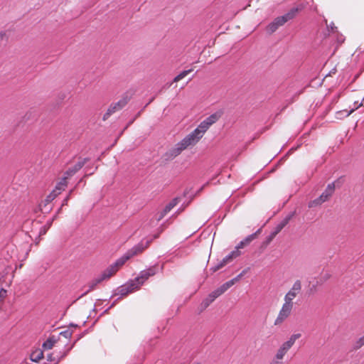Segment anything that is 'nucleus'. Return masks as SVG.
<instances>
[{"mask_svg": "<svg viewBox=\"0 0 364 364\" xmlns=\"http://www.w3.org/2000/svg\"><path fill=\"white\" fill-rule=\"evenodd\" d=\"M220 113H214L202 121L200 124L190 134L186 135L182 140L178 142L167 154L171 158H175L178 156L183 150L190 146L196 145L203 136L204 134L211 125L215 124L220 117Z\"/></svg>", "mask_w": 364, "mask_h": 364, "instance_id": "obj_1", "label": "nucleus"}, {"mask_svg": "<svg viewBox=\"0 0 364 364\" xmlns=\"http://www.w3.org/2000/svg\"><path fill=\"white\" fill-rule=\"evenodd\" d=\"M220 113H214L202 121L200 124L190 134L186 135L182 140L178 142L167 154L171 158H175L178 156L183 150L190 146L196 145L203 136L204 134L211 125L215 124L220 117Z\"/></svg>", "mask_w": 364, "mask_h": 364, "instance_id": "obj_2", "label": "nucleus"}, {"mask_svg": "<svg viewBox=\"0 0 364 364\" xmlns=\"http://www.w3.org/2000/svg\"><path fill=\"white\" fill-rule=\"evenodd\" d=\"M301 282L296 280L289 290L285 294L284 303L274 320V326H280L290 316L294 306V300L301 294Z\"/></svg>", "mask_w": 364, "mask_h": 364, "instance_id": "obj_3", "label": "nucleus"}, {"mask_svg": "<svg viewBox=\"0 0 364 364\" xmlns=\"http://www.w3.org/2000/svg\"><path fill=\"white\" fill-rule=\"evenodd\" d=\"M156 273V269L155 267H151L147 269L141 271L139 276L137 277L134 280H131L130 282L118 288L117 294L124 296L130 293L134 292V291L139 289L140 286L142 285L144 282L149 279V277L154 276Z\"/></svg>", "mask_w": 364, "mask_h": 364, "instance_id": "obj_4", "label": "nucleus"}, {"mask_svg": "<svg viewBox=\"0 0 364 364\" xmlns=\"http://www.w3.org/2000/svg\"><path fill=\"white\" fill-rule=\"evenodd\" d=\"M144 247L141 245L134 246L131 250L127 251L123 256L119 258L114 264L109 266L100 275V277L105 280L110 278L114 275L119 268L131 257L140 253L143 251Z\"/></svg>", "mask_w": 364, "mask_h": 364, "instance_id": "obj_5", "label": "nucleus"}, {"mask_svg": "<svg viewBox=\"0 0 364 364\" xmlns=\"http://www.w3.org/2000/svg\"><path fill=\"white\" fill-rule=\"evenodd\" d=\"M257 237V233H253L252 235H248L243 240H242L235 247V250L232 251L228 255H227L223 259L220 263L216 265L215 267H213V272H215L225 265H226L228 263H229L230 261H232L234 258L237 257L240 255V249L244 248L245 246L248 245L253 240H255Z\"/></svg>", "mask_w": 364, "mask_h": 364, "instance_id": "obj_6", "label": "nucleus"}, {"mask_svg": "<svg viewBox=\"0 0 364 364\" xmlns=\"http://www.w3.org/2000/svg\"><path fill=\"white\" fill-rule=\"evenodd\" d=\"M301 336V333H294L292 334L289 339L284 342L277 350L276 353L274 357L277 358L278 360H283L284 356L287 353V352L291 349V348L294 345L296 341L299 339Z\"/></svg>", "mask_w": 364, "mask_h": 364, "instance_id": "obj_7", "label": "nucleus"}, {"mask_svg": "<svg viewBox=\"0 0 364 364\" xmlns=\"http://www.w3.org/2000/svg\"><path fill=\"white\" fill-rule=\"evenodd\" d=\"M235 280L236 279H231L223 284L217 289L212 291L208 295V296L205 298L202 302V305L204 306V308L208 307L216 298L220 296L221 294L225 292L229 288H230L235 284Z\"/></svg>", "mask_w": 364, "mask_h": 364, "instance_id": "obj_8", "label": "nucleus"}, {"mask_svg": "<svg viewBox=\"0 0 364 364\" xmlns=\"http://www.w3.org/2000/svg\"><path fill=\"white\" fill-rule=\"evenodd\" d=\"M334 191H335V183H329L327 186L325 191L321 193V195L318 198L309 202V207L314 208V207L318 206V205H321L322 203L328 201L330 199V198L332 196V195L333 194Z\"/></svg>", "mask_w": 364, "mask_h": 364, "instance_id": "obj_9", "label": "nucleus"}, {"mask_svg": "<svg viewBox=\"0 0 364 364\" xmlns=\"http://www.w3.org/2000/svg\"><path fill=\"white\" fill-rule=\"evenodd\" d=\"M128 101L127 97H123L118 102L111 104L107 112L104 114L103 119H107L111 114L122 109L128 103Z\"/></svg>", "mask_w": 364, "mask_h": 364, "instance_id": "obj_10", "label": "nucleus"}, {"mask_svg": "<svg viewBox=\"0 0 364 364\" xmlns=\"http://www.w3.org/2000/svg\"><path fill=\"white\" fill-rule=\"evenodd\" d=\"M67 180L62 178V179L57 183L55 189L47 196L46 201L47 203L53 200L67 186Z\"/></svg>", "mask_w": 364, "mask_h": 364, "instance_id": "obj_11", "label": "nucleus"}, {"mask_svg": "<svg viewBox=\"0 0 364 364\" xmlns=\"http://www.w3.org/2000/svg\"><path fill=\"white\" fill-rule=\"evenodd\" d=\"M298 11H299V9L294 8V9H291L286 14L276 18L274 21H275V23H277V25L279 27V26L284 25L288 21L294 18L295 17L296 14H297Z\"/></svg>", "mask_w": 364, "mask_h": 364, "instance_id": "obj_12", "label": "nucleus"}, {"mask_svg": "<svg viewBox=\"0 0 364 364\" xmlns=\"http://www.w3.org/2000/svg\"><path fill=\"white\" fill-rule=\"evenodd\" d=\"M86 159H82L79 161L76 164H75L72 168H70L65 173L63 178L68 180L70 177L73 176L77 171L82 168V166L85 164Z\"/></svg>", "mask_w": 364, "mask_h": 364, "instance_id": "obj_13", "label": "nucleus"}, {"mask_svg": "<svg viewBox=\"0 0 364 364\" xmlns=\"http://www.w3.org/2000/svg\"><path fill=\"white\" fill-rule=\"evenodd\" d=\"M178 198H175L168 204H167L166 207L164 208V210L159 213L157 220L159 221L162 218H164V217L178 203Z\"/></svg>", "mask_w": 364, "mask_h": 364, "instance_id": "obj_14", "label": "nucleus"}, {"mask_svg": "<svg viewBox=\"0 0 364 364\" xmlns=\"http://www.w3.org/2000/svg\"><path fill=\"white\" fill-rule=\"evenodd\" d=\"M363 105V103L360 102L358 106L352 108L350 110L348 111L346 109L338 111L336 114V118L338 119H342L344 117H348L350 114H351L355 109H357L358 107H361Z\"/></svg>", "mask_w": 364, "mask_h": 364, "instance_id": "obj_15", "label": "nucleus"}, {"mask_svg": "<svg viewBox=\"0 0 364 364\" xmlns=\"http://www.w3.org/2000/svg\"><path fill=\"white\" fill-rule=\"evenodd\" d=\"M30 358L32 361L37 363L43 358V352L41 349H36L31 353Z\"/></svg>", "mask_w": 364, "mask_h": 364, "instance_id": "obj_16", "label": "nucleus"}, {"mask_svg": "<svg viewBox=\"0 0 364 364\" xmlns=\"http://www.w3.org/2000/svg\"><path fill=\"white\" fill-rule=\"evenodd\" d=\"M103 281V279L100 277L94 279L93 280H92L89 284H88V289L87 291H85V293L83 294V295H85L87 294L88 292L92 291L93 289H95V287L97 286V284H99L100 282H102Z\"/></svg>", "mask_w": 364, "mask_h": 364, "instance_id": "obj_17", "label": "nucleus"}, {"mask_svg": "<svg viewBox=\"0 0 364 364\" xmlns=\"http://www.w3.org/2000/svg\"><path fill=\"white\" fill-rule=\"evenodd\" d=\"M289 219H290V217H287L280 223H279L277 225L275 232H274V235L279 233L287 225V223L289 221Z\"/></svg>", "mask_w": 364, "mask_h": 364, "instance_id": "obj_18", "label": "nucleus"}, {"mask_svg": "<svg viewBox=\"0 0 364 364\" xmlns=\"http://www.w3.org/2000/svg\"><path fill=\"white\" fill-rule=\"evenodd\" d=\"M55 341L56 340L54 337H50L43 343V348L46 350H50L53 347Z\"/></svg>", "mask_w": 364, "mask_h": 364, "instance_id": "obj_19", "label": "nucleus"}, {"mask_svg": "<svg viewBox=\"0 0 364 364\" xmlns=\"http://www.w3.org/2000/svg\"><path fill=\"white\" fill-rule=\"evenodd\" d=\"M7 296V291L4 289V288H0V311L2 309V306L4 303V300L6 297Z\"/></svg>", "mask_w": 364, "mask_h": 364, "instance_id": "obj_20", "label": "nucleus"}, {"mask_svg": "<svg viewBox=\"0 0 364 364\" xmlns=\"http://www.w3.org/2000/svg\"><path fill=\"white\" fill-rule=\"evenodd\" d=\"M191 71H192V70L191 69V70H184V71L181 72L180 74H178V75H176L174 77L173 82L180 81L183 77H185L187 75H188Z\"/></svg>", "mask_w": 364, "mask_h": 364, "instance_id": "obj_21", "label": "nucleus"}, {"mask_svg": "<svg viewBox=\"0 0 364 364\" xmlns=\"http://www.w3.org/2000/svg\"><path fill=\"white\" fill-rule=\"evenodd\" d=\"M278 28L279 26L277 25V23H275V21H274L267 26V31L269 34H272L274 32H275L278 29Z\"/></svg>", "mask_w": 364, "mask_h": 364, "instance_id": "obj_22", "label": "nucleus"}, {"mask_svg": "<svg viewBox=\"0 0 364 364\" xmlns=\"http://www.w3.org/2000/svg\"><path fill=\"white\" fill-rule=\"evenodd\" d=\"M363 346H364V335L356 341L354 348L355 349H358L361 348Z\"/></svg>", "mask_w": 364, "mask_h": 364, "instance_id": "obj_23", "label": "nucleus"}, {"mask_svg": "<svg viewBox=\"0 0 364 364\" xmlns=\"http://www.w3.org/2000/svg\"><path fill=\"white\" fill-rule=\"evenodd\" d=\"M269 364H284V362L282 360H278L277 358L273 357Z\"/></svg>", "mask_w": 364, "mask_h": 364, "instance_id": "obj_24", "label": "nucleus"}, {"mask_svg": "<svg viewBox=\"0 0 364 364\" xmlns=\"http://www.w3.org/2000/svg\"><path fill=\"white\" fill-rule=\"evenodd\" d=\"M72 191H70V192L69 195H68V196L64 199V200H63V202L62 205H66V204H67V203H68V200H69V198H70V194H71Z\"/></svg>", "mask_w": 364, "mask_h": 364, "instance_id": "obj_25", "label": "nucleus"}, {"mask_svg": "<svg viewBox=\"0 0 364 364\" xmlns=\"http://www.w3.org/2000/svg\"><path fill=\"white\" fill-rule=\"evenodd\" d=\"M6 36V31H0V41H2Z\"/></svg>", "mask_w": 364, "mask_h": 364, "instance_id": "obj_26", "label": "nucleus"}, {"mask_svg": "<svg viewBox=\"0 0 364 364\" xmlns=\"http://www.w3.org/2000/svg\"><path fill=\"white\" fill-rule=\"evenodd\" d=\"M48 360H52L51 356H48Z\"/></svg>", "mask_w": 364, "mask_h": 364, "instance_id": "obj_27", "label": "nucleus"}, {"mask_svg": "<svg viewBox=\"0 0 364 364\" xmlns=\"http://www.w3.org/2000/svg\"><path fill=\"white\" fill-rule=\"evenodd\" d=\"M354 104H355V107H355L359 105H358V103L356 102Z\"/></svg>", "mask_w": 364, "mask_h": 364, "instance_id": "obj_28", "label": "nucleus"}]
</instances>
